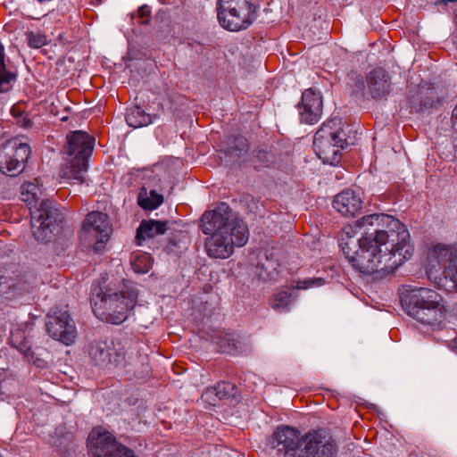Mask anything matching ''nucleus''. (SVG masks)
<instances>
[{
	"mask_svg": "<svg viewBox=\"0 0 457 457\" xmlns=\"http://www.w3.org/2000/svg\"><path fill=\"white\" fill-rule=\"evenodd\" d=\"M126 121L130 127L139 128L151 123V117L140 107L135 106L128 111Z\"/></svg>",
	"mask_w": 457,
	"mask_h": 457,
	"instance_id": "obj_26",
	"label": "nucleus"
},
{
	"mask_svg": "<svg viewBox=\"0 0 457 457\" xmlns=\"http://www.w3.org/2000/svg\"><path fill=\"white\" fill-rule=\"evenodd\" d=\"M348 145L346 134L337 119L324 122L313 139V147L319 158L331 165L340 162L341 150Z\"/></svg>",
	"mask_w": 457,
	"mask_h": 457,
	"instance_id": "obj_9",
	"label": "nucleus"
},
{
	"mask_svg": "<svg viewBox=\"0 0 457 457\" xmlns=\"http://www.w3.org/2000/svg\"><path fill=\"white\" fill-rule=\"evenodd\" d=\"M353 226H345L343 228L340 245L346 259L361 273L383 278L404 262L400 255L394 253L386 251L382 253V245L375 243L372 235L368 231L361 232L363 236L357 240L353 239Z\"/></svg>",
	"mask_w": 457,
	"mask_h": 457,
	"instance_id": "obj_2",
	"label": "nucleus"
},
{
	"mask_svg": "<svg viewBox=\"0 0 457 457\" xmlns=\"http://www.w3.org/2000/svg\"><path fill=\"white\" fill-rule=\"evenodd\" d=\"M163 203L162 195L155 190H147L145 187L140 188L137 195V204L145 211L157 209Z\"/></svg>",
	"mask_w": 457,
	"mask_h": 457,
	"instance_id": "obj_23",
	"label": "nucleus"
},
{
	"mask_svg": "<svg viewBox=\"0 0 457 457\" xmlns=\"http://www.w3.org/2000/svg\"><path fill=\"white\" fill-rule=\"evenodd\" d=\"M322 107L323 103L320 94L312 88L306 89L297 105L301 122L306 124L317 123L321 117Z\"/></svg>",
	"mask_w": 457,
	"mask_h": 457,
	"instance_id": "obj_17",
	"label": "nucleus"
},
{
	"mask_svg": "<svg viewBox=\"0 0 457 457\" xmlns=\"http://www.w3.org/2000/svg\"><path fill=\"white\" fill-rule=\"evenodd\" d=\"M150 17L151 10L148 5L140 6L137 10V16H133V18L140 24H148Z\"/></svg>",
	"mask_w": 457,
	"mask_h": 457,
	"instance_id": "obj_35",
	"label": "nucleus"
},
{
	"mask_svg": "<svg viewBox=\"0 0 457 457\" xmlns=\"http://www.w3.org/2000/svg\"><path fill=\"white\" fill-rule=\"evenodd\" d=\"M177 162H179L180 164H183V162L179 158H178L176 162L173 160V165H175Z\"/></svg>",
	"mask_w": 457,
	"mask_h": 457,
	"instance_id": "obj_43",
	"label": "nucleus"
},
{
	"mask_svg": "<svg viewBox=\"0 0 457 457\" xmlns=\"http://www.w3.org/2000/svg\"><path fill=\"white\" fill-rule=\"evenodd\" d=\"M333 206L342 215L352 217L361 210L362 201L354 191L347 189L335 197Z\"/></svg>",
	"mask_w": 457,
	"mask_h": 457,
	"instance_id": "obj_20",
	"label": "nucleus"
},
{
	"mask_svg": "<svg viewBox=\"0 0 457 457\" xmlns=\"http://www.w3.org/2000/svg\"><path fill=\"white\" fill-rule=\"evenodd\" d=\"M231 4H218L217 12H218V19L220 24L226 29L230 31H238L241 29H247L253 22V13H246L243 16L241 22L239 24H231L230 22L235 23L233 21L237 18L239 19V16L242 17V14L237 12L235 8H230Z\"/></svg>",
	"mask_w": 457,
	"mask_h": 457,
	"instance_id": "obj_19",
	"label": "nucleus"
},
{
	"mask_svg": "<svg viewBox=\"0 0 457 457\" xmlns=\"http://www.w3.org/2000/svg\"><path fill=\"white\" fill-rule=\"evenodd\" d=\"M94 144V137L87 132L74 131L67 136L68 157L60 172L62 179L75 180L79 184L85 182L87 160L93 152Z\"/></svg>",
	"mask_w": 457,
	"mask_h": 457,
	"instance_id": "obj_8",
	"label": "nucleus"
},
{
	"mask_svg": "<svg viewBox=\"0 0 457 457\" xmlns=\"http://www.w3.org/2000/svg\"><path fill=\"white\" fill-rule=\"evenodd\" d=\"M413 107H414V109H416L417 111H420V108H419V109H417V106H413Z\"/></svg>",
	"mask_w": 457,
	"mask_h": 457,
	"instance_id": "obj_45",
	"label": "nucleus"
},
{
	"mask_svg": "<svg viewBox=\"0 0 457 457\" xmlns=\"http://www.w3.org/2000/svg\"><path fill=\"white\" fill-rule=\"evenodd\" d=\"M159 2L165 5V7L160 9L156 13V19L160 21H162L164 19V15L168 14L170 12L169 4H170V0H159Z\"/></svg>",
	"mask_w": 457,
	"mask_h": 457,
	"instance_id": "obj_37",
	"label": "nucleus"
},
{
	"mask_svg": "<svg viewBox=\"0 0 457 457\" xmlns=\"http://www.w3.org/2000/svg\"><path fill=\"white\" fill-rule=\"evenodd\" d=\"M258 0H219L218 4H231L230 8H235L237 10L242 16H245L246 13H254L255 8L257 5ZM243 17L239 16V19H235L233 21L235 24H239ZM234 23L230 22V25Z\"/></svg>",
	"mask_w": 457,
	"mask_h": 457,
	"instance_id": "obj_25",
	"label": "nucleus"
},
{
	"mask_svg": "<svg viewBox=\"0 0 457 457\" xmlns=\"http://www.w3.org/2000/svg\"><path fill=\"white\" fill-rule=\"evenodd\" d=\"M275 161L274 154L264 149H259L255 152L253 162L256 168L269 167Z\"/></svg>",
	"mask_w": 457,
	"mask_h": 457,
	"instance_id": "obj_31",
	"label": "nucleus"
},
{
	"mask_svg": "<svg viewBox=\"0 0 457 457\" xmlns=\"http://www.w3.org/2000/svg\"><path fill=\"white\" fill-rule=\"evenodd\" d=\"M67 441L66 437H62L61 439H55V437L52 436L50 440L51 445L57 449H62L64 446L65 442Z\"/></svg>",
	"mask_w": 457,
	"mask_h": 457,
	"instance_id": "obj_41",
	"label": "nucleus"
},
{
	"mask_svg": "<svg viewBox=\"0 0 457 457\" xmlns=\"http://www.w3.org/2000/svg\"><path fill=\"white\" fill-rule=\"evenodd\" d=\"M355 229L360 232L368 231L372 235L375 243L381 245H391L386 251L400 255L404 262L409 260L414 252L410 241V234L405 225L391 215L374 213L363 216L354 222Z\"/></svg>",
	"mask_w": 457,
	"mask_h": 457,
	"instance_id": "obj_3",
	"label": "nucleus"
},
{
	"mask_svg": "<svg viewBox=\"0 0 457 457\" xmlns=\"http://www.w3.org/2000/svg\"><path fill=\"white\" fill-rule=\"evenodd\" d=\"M18 350L23 353V355L29 359V357L32 355V351L30 349V346L27 345V342L21 343L19 346H17Z\"/></svg>",
	"mask_w": 457,
	"mask_h": 457,
	"instance_id": "obj_39",
	"label": "nucleus"
},
{
	"mask_svg": "<svg viewBox=\"0 0 457 457\" xmlns=\"http://www.w3.org/2000/svg\"><path fill=\"white\" fill-rule=\"evenodd\" d=\"M17 79L14 68L6 61L4 47L0 43V92H8Z\"/></svg>",
	"mask_w": 457,
	"mask_h": 457,
	"instance_id": "obj_21",
	"label": "nucleus"
},
{
	"mask_svg": "<svg viewBox=\"0 0 457 457\" xmlns=\"http://www.w3.org/2000/svg\"><path fill=\"white\" fill-rule=\"evenodd\" d=\"M212 387L216 390V396H218L220 400H223L228 397L234 389V386L232 384L225 381L219 382L215 386Z\"/></svg>",
	"mask_w": 457,
	"mask_h": 457,
	"instance_id": "obj_34",
	"label": "nucleus"
},
{
	"mask_svg": "<svg viewBox=\"0 0 457 457\" xmlns=\"http://www.w3.org/2000/svg\"><path fill=\"white\" fill-rule=\"evenodd\" d=\"M325 280L321 278H305L303 280L296 281L295 286H292V289H308L313 287H320L324 285Z\"/></svg>",
	"mask_w": 457,
	"mask_h": 457,
	"instance_id": "obj_33",
	"label": "nucleus"
},
{
	"mask_svg": "<svg viewBox=\"0 0 457 457\" xmlns=\"http://www.w3.org/2000/svg\"><path fill=\"white\" fill-rule=\"evenodd\" d=\"M452 120H453V127H455L457 129V105L455 106V108L453 111Z\"/></svg>",
	"mask_w": 457,
	"mask_h": 457,
	"instance_id": "obj_42",
	"label": "nucleus"
},
{
	"mask_svg": "<svg viewBox=\"0 0 457 457\" xmlns=\"http://www.w3.org/2000/svg\"><path fill=\"white\" fill-rule=\"evenodd\" d=\"M218 350L223 353L237 354L240 351L239 337L234 333H225L216 341Z\"/></svg>",
	"mask_w": 457,
	"mask_h": 457,
	"instance_id": "obj_24",
	"label": "nucleus"
},
{
	"mask_svg": "<svg viewBox=\"0 0 457 457\" xmlns=\"http://www.w3.org/2000/svg\"><path fill=\"white\" fill-rule=\"evenodd\" d=\"M112 228L105 213L92 212L83 222L81 240L96 251H101L112 234Z\"/></svg>",
	"mask_w": 457,
	"mask_h": 457,
	"instance_id": "obj_12",
	"label": "nucleus"
},
{
	"mask_svg": "<svg viewBox=\"0 0 457 457\" xmlns=\"http://www.w3.org/2000/svg\"><path fill=\"white\" fill-rule=\"evenodd\" d=\"M138 292L134 285L123 280L121 284L105 287L91 300L96 316L105 322L120 324L128 318L137 301Z\"/></svg>",
	"mask_w": 457,
	"mask_h": 457,
	"instance_id": "obj_5",
	"label": "nucleus"
},
{
	"mask_svg": "<svg viewBox=\"0 0 457 457\" xmlns=\"http://www.w3.org/2000/svg\"><path fill=\"white\" fill-rule=\"evenodd\" d=\"M46 327L51 337L66 345H71L77 337L75 322L66 309L53 308L46 316Z\"/></svg>",
	"mask_w": 457,
	"mask_h": 457,
	"instance_id": "obj_13",
	"label": "nucleus"
},
{
	"mask_svg": "<svg viewBox=\"0 0 457 457\" xmlns=\"http://www.w3.org/2000/svg\"><path fill=\"white\" fill-rule=\"evenodd\" d=\"M167 229V222L153 220H144L137 230V240H145L146 238L162 235Z\"/></svg>",
	"mask_w": 457,
	"mask_h": 457,
	"instance_id": "obj_22",
	"label": "nucleus"
},
{
	"mask_svg": "<svg viewBox=\"0 0 457 457\" xmlns=\"http://www.w3.org/2000/svg\"><path fill=\"white\" fill-rule=\"evenodd\" d=\"M201 228L205 235L211 234L205 242V249L212 258H228L235 248L245 245L249 237L247 225L225 203L203 214Z\"/></svg>",
	"mask_w": 457,
	"mask_h": 457,
	"instance_id": "obj_1",
	"label": "nucleus"
},
{
	"mask_svg": "<svg viewBox=\"0 0 457 457\" xmlns=\"http://www.w3.org/2000/svg\"><path fill=\"white\" fill-rule=\"evenodd\" d=\"M172 371H173V373H177V370H176V365H175V363H173V369H172Z\"/></svg>",
	"mask_w": 457,
	"mask_h": 457,
	"instance_id": "obj_44",
	"label": "nucleus"
},
{
	"mask_svg": "<svg viewBox=\"0 0 457 457\" xmlns=\"http://www.w3.org/2000/svg\"><path fill=\"white\" fill-rule=\"evenodd\" d=\"M24 112L22 104H15L11 108V113L14 119L20 118Z\"/></svg>",
	"mask_w": 457,
	"mask_h": 457,
	"instance_id": "obj_40",
	"label": "nucleus"
},
{
	"mask_svg": "<svg viewBox=\"0 0 457 457\" xmlns=\"http://www.w3.org/2000/svg\"><path fill=\"white\" fill-rule=\"evenodd\" d=\"M131 267L136 273H147L152 267V258L147 253H135L130 261Z\"/></svg>",
	"mask_w": 457,
	"mask_h": 457,
	"instance_id": "obj_29",
	"label": "nucleus"
},
{
	"mask_svg": "<svg viewBox=\"0 0 457 457\" xmlns=\"http://www.w3.org/2000/svg\"><path fill=\"white\" fill-rule=\"evenodd\" d=\"M368 93L373 99H381L389 95L391 89V78L388 72L378 67L366 75Z\"/></svg>",
	"mask_w": 457,
	"mask_h": 457,
	"instance_id": "obj_18",
	"label": "nucleus"
},
{
	"mask_svg": "<svg viewBox=\"0 0 457 457\" xmlns=\"http://www.w3.org/2000/svg\"><path fill=\"white\" fill-rule=\"evenodd\" d=\"M442 296L435 290L415 287L401 295V303L406 313L425 325L439 322L445 313Z\"/></svg>",
	"mask_w": 457,
	"mask_h": 457,
	"instance_id": "obj_6",
	"label": "nucleus"
},
{
	"mask_svg": "<svg viewBox=\"0 0 457 457\" xmlns=\"http://www.w3.org/2000/svg\"><path fill=\"white\" fill-rule=\"evenodd\" d=\"M29 154L27 143L18 137L9 140L0 149V170L7 176H18L23 171Z\"/></svg>",
	"mask_w": 457,
	"mask_h": 457,
	"instance_id": "obj_11",
	"label": "nucleus"
},
{
	"mask_svg": "<svg viewBox=\"0 0 457 457\" xmlns=\"http://www.w3.org/2000/svg\"><path fill=\"white\" fill-rule=\"evenodd\" d=\"M215 389L213 387L206 388L202 394V400L211 405H216V403L220 401L218 396H216Z\"/></svg>",
	"mask_w": 457,
	"mask_h": 457,
	"instance_id": "obj_36",
	"label": "nucleus"
},
{
	"mask_svg": "<svg viewBox=\"0 0 457 457\" xmlns=\"http://www.w3.org/2000/svg\"><path fill=\"white\" fill-rule=\"evenodd\" d=\"M249 150V144L245 137L242 136L234 137L228 143L226 154L232 157H243Z\"/></svg>",
	"mask_w": 457,
	"mask_h": 457,
	"instance_id": "obj_27",
	"label": "nucleus"
},
{
	"mask_svg": "<svg viewBox=\"0 0 457 457\" xmlns=\"http://www.w3.org/2000/svg\"><path fill=\"white\" fill-rule=\"evenodd\" d=\"M88 355L100 368L110 369L125 358V349L120 342L95 341L88 347Z\"/></svg>",
	"mask_w": 457,
	"mask_h": 457,
	"instance_id": "obj_15",
	"label": "nucleus"
},
{
	"mask_svg": "<svg viewBox=\"0 0 457 457\" xmlns=\"http://www.w3.org/2000/svg\"><path fill=\"white\" fill-rule=\"evenodd\" d=\"M41 194L37 179L25 182L21 187V199L29 206L33 236L37 241L46 243L54 237L63 215L53 201L43 199L38 203Z\"/></svg>",
	"mask_w": 457,
	"mask_h": 457,
	"instance_id": "obj_4",
	"label": "nucleus"
},
{
	"mask_svg": "<svg viewBox=\"0 0 457 457\" xmlns=\"http://www.w3.org/2000/svg\"><path fill=\"white\" fill-rule=\"evenodd\" d=\"M427 275L439 287L457 291V243L436 244L428 253Z\"/></svg>",
	"mask_w": 457,
	"mask_h": 457,
	"instance_id": "obj_7",
	"label": "nucleus"
},
{
	"mask_svg": "<svg viewBox=\"0 0 457 457\" xmlns=\"http://www.w3.org/2000/svg\"><path fill=\"white\" fill-rule=\"evenodd\" d=\"M15 121L22 128H28L31 125V120L26 112L22 113L20 118L15 119Z\"/></svg>",
	"mask_w": 457,
	"mask_h": 457,
	"instance_id": "obj_38",
	"label": "nucleus"
},
{
	"mask_svg": "<svg viewBox=\"0 0 457 457\" xmlns=\"http://www.w3.org/2000/svg\"><path fill=\"white\" fill-rule=\"evenodd\" d=\"M295 297L287 291H279L272 295L270 304L272 309L277 312H286L289 306L295 302Z\"/></svg>",
	"mask_w": 457,
	"mask_h": 457,
	"instance_id": "obj_28",
	"label": "nucleus"
},
{
	"mask_svg": "<svg viewBox=\"0 0 457 457\" xmlns=\"http://www.w3.org/2000/svg\"><path fill=\"white\" fill-rule=\"evenodd\" d=\"M303 443L299 457H336L337 454L335 440L320 430L306 433Z\"/></svg>",
	"mask_w": 457,
	"mask_h": 457,
	"instance_id": "obj_16",
	"label": "nucleus"
},
{
	"mask_svg": "<svg viewBox=\"0 0 457 457\" xmlns=\"http://www.w3.org/2000/svg\"><path fill=\"white\" fill-rule=\"evenodd\" d=\"M304 435L289 426H278L268 442L271 448L276 449L283 457H299L303 446Z\"/></svg>",
	"mask_w": 457,
	"mask_h": 457,
	"instance_id": "obj_14",
	"label": "nucleus"
},
{
	"mask_svg": "<svg viewBox=\"0 0 457 457\" xmlns=\"http://www.w3.org/2000/svg\"><path fill=\"white\" fill-rule=\"evenodd\" d=\"M28 45L31 48L38 49L47 44L46 36L39 31H29L26 33Z\"/></svg>",
	"mask_w": 457,
	"mask_h": 457,
	"instance_id": "obj_32",
	"label": "nucleus"
},
{
	"mask_svg": "<svg viewBox=\"0 0 457 457\" xmlns=\"http://www.w3.org/2000/svg\"><path fill=\"white\" fill-rule=\"evenodd\" d=\"M87 448L90 457H136L132 450L119 443L102 427L95 428L89 433Z\"/></svg>",
	"mask_w": 457,
	"mask_h": 457,
	"instance_id": "obj_10",
	"label": "nucleus"
},
{
	"mask_svg": "<svg viewBox=\"0 0 457 457\" xmlns=\"http://www.w3.org/2000/svg\"><path fill=\"white\" fill-rule=\"evenodd\" d=\"M417 99L420 101V110L435 108L440 104L436 93L432 89L418 92Z\"/></svg>",
	"mask_w": 457,
	"mask_h": 457,
	"instance_id": "obj_30",
	"label": "nucleus"
}]
</instances>
